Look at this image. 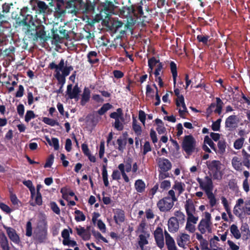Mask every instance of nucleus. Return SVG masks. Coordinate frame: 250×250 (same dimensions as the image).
Here are the masks:
<instances>
[{
	"label": "nucleus",
	"instance_id": "obj_1",
	"mask_svg": "<svg viewBox=\"0 0 250 250\" xmlns=\"http://www.w3.org/2000/svg\"><path fill=\"white\" fill-rule=\"evenodd\" d=\"M30 13L29 8L23 7L19 13L16 11L12 12L11 18L15 20L17 26L26 27V34L33 41L37 42L40 40L43 42H46L49 37L45 31L44 26L40 22L35 24Z\"/></svg>",
	"mask_w": 250,
	"mask_h": 250
},
{
	"label": "nucleus",
	"instance_id": "obj_2",
	"mask_svg": "<svg viewBox=\"0 0 250 250\" xmlns=\"http://www.w3.org/2000/svg\"><path fill=\"white\" fill-rule=\"evenodd\" d=\"M196 180L200 188L205 191L209 199L210 207H213L216 204V199L212 192L214 186L211 176L207 175L203 179L198 177Z\"/></svg>",
	"mask_w": 250,
	"mask_h": 250
},
{
	"label": "nucleus",
	"instance_id": "obj_3",
	"mask_svg": "<svg viewBox=\"0 0 250 250\" xmlns=\"http://www.w3.org/2000/svg\"><path fill=\"white\" fill-rule=\"evenodd\" d=\"M117 7L112 1L105 0L101 2L99 7L100 19L103 21L109 20L111 16L115 14L114 10Z\"/></svg>",
	"mask_w": 250,
	"mask_h": 250
},
{
	"label": "nucleus",
	"instance_id": "obj_4",
	"mask_svg": "<svg viewBox=\"0 0 250 250\" xmlns=\"http://www.w3.org/2000/svg\"><path fill=\"white\" fill-rule=\"evenodd\" d=\"M206 165L208 169L209 176L214 180H220L222 178L223 173L221 170L222 164L220 161H208Z\"/></svg>",
	"mask_w": 250,
	"mask_h": 250
},
{
	"label": "nucleus",
	"instance_id": "obj_5",
	"mask_svg": "<svg viewBox=\"0 0 250 250\" xmlns=\"http://www.w3.org/2000/svg\"><path fill=\"white\" fill-rule=\"evenodd\" d=\"M33 237L38 244L46 242L47 239V225L45 220H42L38 225Z\"/></svg>",
	"mask_w": 250,
	"mask_h": 250
},
{
	"label": "nucleus",
	"instance_id": "obj_6",
	"mask_svg": "<svg viewBox=\"0 0 250 250\" xmlns=\"http://www.w3.org/2000/svg\"><path fill=\"white\" fill-rule=\"evenodd\" d=\"M132 26V25L131 23L127 22L126 23H125L119 21L114 22L113 24L114 32L115 33L119 32L120 33V35L117 37V38H121L124 35H125L127 31L132 33L133 29Z\"/></svg>",
	"mask_w": 250,
	"mask_h": 250
},
{
	"label": "nucleus",
	"instance_id": "obj_7",
	"mask_svg": "<svg viewBox=\"0 0 250 250\" xmlns=\"http://www.w3.org/2000/svg\"><path fill=\"white\" fill-rule=\"evenodd\" d=\"M196 142L191 135H186L183 140L182 147L188 154H191L195 151Z\"/></svg>",
	"mask_w": 250,
	"mask_h": 250
},
{
	"label": "nucleus",
	"instance_id": "obj_8",
	"mask_svg": "<svg viewBox=\"0 0 250 250\" xmlns=\"http://www.w3.org/2000/svg\"><path fill=\"white\" fill-rule=\"evenodd\" d=\"M48 68L51 70L55 69L61 71L62 73L66 76H68L71 71L73 70V67L71 65H67V61L65 62V66H64V60L62 59L58 64H56L54 62H51L48 65Z\"/></svg>",
	"mask_w": 250,
	"mask_h": 250
},
{
	"label": "nucleus",
	"instance_id": "obj_9",
	"mask_svg": "<svg viewBox=\"0 0 250 250\" xmlns=\"http://www.w3.org/2000/svg\"><path fill=\"white\" fill-rule=\"evenodd\" d=\"M211 225V214L208 212H205V218L200 221L198 226V229L201 234L205 233L206 231L211 233L212 230Z\"/></svg>",
	"mask_w": 250,
	"mask_h": 250
},
{
	"label": "nucleus",
	"instance_id": "obj_10",
	"mask_svg": "<svg viewBox=\"0 0 250 250\" xmlns=\"http://www.w3.org/2000/svg\"><path fill=\"white\" fill-rule=\"evenodd\" d=\"M63 7H65L67 13L74 15L79 12L82 4L81 0H63Z\"/></svg>",
	"mask_w": 250,
	"mask_h": 250
},
{
	"label": "nucleus",
	"instance_id": "obj_11",
	"mask_svg": "<svg viewBox=\"0 0 250 250\" xmlns=\"http://www.w3.org/2000/svg\"><path fill=\"white\" fill-rule=\"evenodd\" d=\"M174 202L169 196H167L160 199L157 203V206L161 212H168L173 208Z\"/></svg>",
	"mask_w": 250,
	"mask_h": 250
},
{
	"label": "nucleus",
	"instance_id": "obj_12",
	"mask_svg": "<svg viewBox=\"0 0 250 250\" xmlns=\"http://www.w3.org/2000/svg\"><path fill=\"white\" fill-rule=\"evenodd\" d=\"M239 121V118L236 115H230L226 119L225 128L229 131H233L238 127Z\"/></svg>",
	"mask_w": 250,
	"mask_h": 250
},
{
	"label": "nucleus",
	"instance_id": "obj_13",
	"mask_svg": "<svg viewBox=\"0 0 250 250\" xmlns=\"http://www.w3.org/2000/svg\"><path fill=\"white\" fill-rule=\"evenodd\" d=\"M36 5H35L32 8L35 11L36 13L44 15L49 11V8L44 1L38 0H36Z\"/></svg>",
	"mask_w": 250,
	"mask_h": 250
},
{
	"label": "nucleus",
	"instance_id": "obj_14",
	"mask_svg": "<svg viewBox=\"0 0 250 250\" xmlns=\"http://www.w3.org/2000/svg\"><path fill=\"white\" fill-rule=\"evenodd\" d=\"M154 237L157 246L161 249L165 246L163 229L161 227H157L154 232Z\"/></svg>",
	"mask_w": 250,
	"mask_h": 250
},
{
	"label": "nucleus",
	"instance_id": "obj_15",
	"mask_svg": "<svg viewBox=\"0 0 250 250\" xmlns=\"http://www.w3.org/2000/svg\"><path fill=\"white\" fill-rule=\"evenodd\" d=\"M3 228L6 230L9 239L12 242L16 244H19L21 242L20 237L15 229L5 225L3 226Z\"/></svg>",
	"mask_w": 250,
	"mask_h": 250
},
{
	"label": "nucleus",
	"instance_id": "obj_16",
	"mask_svg": "<svg viewBox=\"0 0 250 250\" xmlns=\"http://www.w3.org/2000/svg\"><path fill=\"white\" fill-rule=\"evenodd\" d=\"M81 4L79 12L89 13L94 11L95 8L94 1L91 2L90 0H86L85 2H83V0H81Z\"/></svg>",
	"mask_w": 250,
	"mask_h": 250
},
{
	"label": "nucleus",
	"instance_id": "obj_17",
	"mask_svg": "<svg viewBox=\"0 0 250 250\" xmlns=\"http://www.w3.org/2000/svg\"><path fill=\"white\" fill-rule=\"evenodd\" d=\"M176 105L177 107H180L181 105L183 109L182 110L180 108L179 109V116L182 118L186 119V117L185 114L186 113H188V111L185 103V100L183 95H181L180 97V100H176Z\"/></svg>",
	"mask_w": 250,
	"mask_h": 250
},
{
	"label": "nucleus",
	"instance_id": "obj_18",
	"mask_svg": "<svg viewBox=\"0 0 250 250\" xmlns=\"http://www.w3.org/2000/svg\"><path fill=\"white\" fill-rule=\"evenodd\" d=\"M158 166L161 170L164 172H167L171 169L172 165L169 160L163 158L159 159Z\"/></svg>",
	"mask_w": 250,
	"mask_h": 250
},
{
	"label": "nucleus",
	"instance_id": "obj_19",
	"mask_svg": "<svg viewBox=\"0 0 250 250\" xmlns=\"http://www.w3.org/2000/svg\"><path fill=\"white\" fill-rule=\"evenodd\" d=\"M120 15L123 17H128L132 15H135V8L133 5L130 6H123L120 9Z\"/></svg>",
	"mask_w": 250,
	"mask_h": 250
},
{
	"label": "nucleus",
	"instance_id": "obj_20",
	"mask_svg": "<svg viewBox=\"0 0 250 250\" xmlns=\"http://www.w3.org/2000/svg\"><path fill=\"white\" fill-rule=\"evenodd\" d=\"M164 233L165 235L166 244L168 250H177L174 239L167 230H165Z\"/></svg>",
	"mask_w": 250,
	"mask_h": 250
},
{
	"label": "nucleus",
	"instance_id": "obj_21",
	"mask_svg": "<svg viewBox=\"0 0 250 250\" xmlns=\"http://www.w3.org/2000/svg\"><path fill=\"white\" fill-rule=\"evenodd\" d=\"M114 215L113 219L116 224H119L120 223H123L125 220V211L120 208H117L113 210Z\"/></svg>",
	"mask_w": 250,
	"mask_h": 250
},
{
	"label": "nucleus",
	"instance_id": "obj_22",
	"mask_svg": "<svg viewBox=\"0 0 250 250\" xmlns=\"http://www.w3.org/2000/svg\"><path fill=\"white\" fill-rule=\"evenodd\" d=\"M167 225L168 231L171 233L176 232L179 229L180 224L175 217H171L169 219Z\"/></svg>",
	"mask_w": 250,
	"mask_h": 250
},
{
	"label": "nucleus",
	"instance_id": "obj_23",
	"mask_svg": "<svg viewBox=\"0 0 250 250\" xmlns=\"http://www.w3.org/2000/svg\"><path fill=\"white\" fill-rule=\"evenodd\" d=\"M63 0H59L55 7V13L59 17L64 16L67 13L65 7H63Z\"/></svg>",
	"mask_w": 250,
	"mask_h": 250
},
{
	"label": "nucleus",
	"instance_id": "obj_24",
	"mask_svg": "<svg viewBox=\"0 0 250 250\" xmlns=\"http://www.w3.org/2000/svg\"><path fill=\"white\" fill-rule=\"evenodd\" d=\"M90 89L88 87H85L82 95V98L80 102L82 105H85V104L89 102L90 98Z\"/></svg>",
	"mask_w": 250,
	"mask_h": 250
},
{
	"label": "nucleus",
	"instance_id": "obj_25",
	"mask_svg": "<svg viewBox=\"0 0 250 250\" xmlns=\"http://www.w3.org/2000/svg\"><path fill=\"white\" fill-rule=\"evenodd\" d=\"M190 236L187 233H182L177 239L178 245L181 248H184L185 245L189 241Z\"/></svg>",
	"mask_w": 250,
	"mask_h": 250
},
{
	"label": "nucleus",
	"instance_id": "obj_26",
	"mask_svg": "<svg viewBox=\"0 0 250 250\" xmlns=\"http://www.w3.org/2000/svg\"><path fill=\"white\" fill-rule=\"evenodd\" d=\"M187 215L192 213L194 214L195 211V208L192 200L191 199H188L186 200L185 205Z\"/></svg>",
	"mask_w": 250,
	"mask_h": 250
},
{
	"label": "nucleus",
	"instance_id": "obj_27",
	"mask_svg": "<svg viewBox=\"0 0 250 250\" xmlns=\"http://www.w3.org/2000/svg\"><path fill=\"white\" fill-rule=\"evenodd\" d=\"M81 92V90L80 88L78 86V84H76L73 87L72 91L67 95L69 99H74L76 100V101H78L79 99V95Z\"/></svg>",
	"mask_w": 250,
	"mask_h": 250
},
{
	"label": "nucleus",
	"instance_id": "obj_28",
	"mask_svg": "<svg viewBox=\"0 0 250 250\" xmlns=\"http://www.w3.org/2000/svg\"><path fill=\"white\" fill-rule=\"evenodd\" d=\"M13 4L12 3H4L2 5V12L1 13V16H0L2 18V23L5 21L4 20L5 17V15L9 13L11 7L13 6Z\"/></svg>",
	"mask_w": 250,
	"mask_h": 250
},
{
	"label": "nucleus",
	"instance_id": "obj_29",
	"mask_svg": "<svg viewBox=\"0 0 250 250\" xmlns=\"http://www.w3.org/2000/svg\"><path fill=\"white\" fill-rule=\"evenodd\" d=\"M160 62H161L160 60H157L155 57H152L148 59V66L149 70L150 77L151 76L154 66H156L157 64H159Z\"/></svg>",
	"mask_w": 250,
	"mask_h": 250
},
{
	"label": "nucleus",
	"instance_id": "obj_30",
	"mask_svg": "<svg viewBox=\"0 0 250 250\" xmlns=\"http://www.w3.org/2000/svg\"><path fill=\"white\" fill-rule=\"evenodd\" d=\"M134 187L139 193H143L146 189V184L142 179L137 180L135 182Z\"/></svg>",
	"mask_w": 250,
	"mask_h": 250
},
{
	"label": "nucleus",
	"instance_id": "obj_31",
	"mask_svg": "<svg viewBox=\"0 0 250 250\" xmlns=\"http://www.w3.org/2000/svg\"><path fill=\"white\" fill-rule=\"evenodd\" d=\"M116 112H113L110 114L109 117L115 120L120 119L122 122L124 121L123 110L121 108L117 109Z\"/></svg>",
	"mask_w": 250,
	"mask_h": 250
},
{
	"label": "nucleus",
	"instance_id": "obj_32",
	"mask_svg": "<svg viewBox=\"0 0 250 250\" xmlns=\"http://www.w3.org/2000/svg\"><path fill=\"white\" fill-rule=\"evenodd\" d=\"M132 129L134 131L136 135L138 136L141 135L142 132V127L141 125L138 124L136 117H132Z\"/></svg>",
	"mask_w": 250,
	"mask_h": 250
},
{
	"label": "nucleus",
	"instance_id": "obj_33",
	"mask_svg": "<svg viewBox=\"0 0 250 250\" xmlns=\"http://www.w3.org/2000/svg\"><path fill=\"white\" fill-rule=\"evenodd\" d=\"M98 55L96 51H90L87 54V59L89 62L91 64H95L99 62V59L96 58Z\"/></svg>",
	"mask_w": 250,
	"mask_h": 250
},
{
	"label": "nucleus",
	"instance_id": "obj_34",
	"mask_svg": "<svg viewBox=\"0 0 250 250\" xmlns=\"http://www.w3.org/2000/svg\"><path fill=\"white\" fill-rule=\"evenodd\" d=\"M231 164L234 169L236 170L240 171L242 170V163L238 157L234 156L232 158Z\"/></svg>",
	"mask_w": 250,
	"mask_h": 250
},
{
	"label": "nucleus",
	"instance_id": "obj_35",
	"mask_svg": "<svg viewBox=\"0 0 250 250\" xmlns=\"http://www.w3.org/2000/svg\"><path fill=\"white\" fill-rule=\"evenodd\" d=\"M174 215L180 225H183L186 221V216L184 213L180 210H177L174 212Z\"/></svg>",
	"mask_w": 250,
	"mask_h": 250
},
{
	"label": "nucleus",
	"instance_id": "obj_36",
	"mask_svg": "<svg viewBox=\"0 0 250 250\" xmlns=\"http://www.w3.org/2000/svg\"><path fill=\"white\" fill-rule=\"evenodd\" d=\"M155 123L157 125L156 130L159 134H164L166 131V128L164 126L163 121L160 119H156L155 120Z\"/></svg>",
	"mask_w": 250,
	"mask_h": 250
},
{
	"label": "nucleus",
	"instance_id": "obj_37",
	"mask_svg": "<svg viewBox=\"0 0 250 250\" xmlns=\"http://www.w3.org/2000/svg\"><path fill=\"white\" fill-rule=\"evenodd\" d=\"M170 71L172 73L173 83L174 85L176 83V79L177 77V65L173 61L170 62Z\"/></svg>",
	"mask_w": 250,
	"mask_h": 250
},
{
	"label": "nucleus",
	"instance_id": "obj_38",
	"mask_svg": "<svg viewBox=\"0 0 250 250\" xmlns=\"http://www.w3.org/2000/svg\"><path fill=\"white\" fill-rule=\"evenodd\" d=\"M55 72L56 74L55 75V77L58 80L59 83L60 84H61V88H62L63 85L65 83V77H66L67 76L64 75L62 73L61 74L60 73V71H59L58 70H55Z\"/></svg>",
	"mask_w": 250,
	"mask_h": 250
},
{
	"label": "nucleus",
	"instance_id": "obj_39",
	"mask_svg": "<svg viewBox=\"0 0 250 250\" xmlns=\"http://www.w3.org/2000/svg\"><path fill=\"white\" fill-rule=\"evenodd\" d=\"M185 184L181 182L175 181L172 188L178 191L179 195L181 194L185 190Z\"/></svg>",
	"mask_w": 250,
	"mask_h": 250
},
{
	"label": "nucleus",
	"instance_id": "obj_40",
	"mask_svg": "<svg viewBox=\"0 0 250 250\" xmlns=\"http://www.w3.org/2000/svg\"><path fill=\"white\" fill-rule=\"evenodd\" d=\"M23 184L27 187L31 193V197L33 199L35 195V188L33 186L32 182L30 180H27L23 181Z\"/></svg>",
	"mask_w": 250,
	"mask_h": 250
},
{
	"label": "nucleus",
	"instance_id": "obj_41",
	"mask_svg": "<svg viewBox=\"0 0 250 250\" xmlns=\"http://www.w3.org/2000/svg\"><path fill=\"white\" fill-rule=\"evenodd\" d=\"M230 231L233 236L237 239L240 238L241 233L238 229L237 226L235 224H232L230 227Z\"/></svg>",
	"mask_w": 250,
	"mask_h": 250
},
{
	"label": "nucleus",
	"instance_id": "obj_42",
	"mask_svg": "<svg viewBox=\"0 0 250 250\" xmlns=\"http://www.w3.org/2000/svg\"><path fill=\"white\" fill-rule=\"evenodd\" d=\"M217 146L218 147V153L223 154L226 151V142L224 139L220 140L218 142Z\"/></svg>",
	"mask_w": 250,
	"mask_h": 250
},
{
	"label": "nucleus",
	"instance_id": "obj_43",
	"mask_svg": "<svg viewBox=\"0 0 250 250\" xmlns=\"http://www.w3.org/2000/svg\"><path fill=\"white\" fill-rule=\"evenodd\" d=\"M216 108L214 110V112L215 113H217L218 115H220L222 113V110L223 108V106L224 105V103L221 99L219 97L216 98Z\"/></svg>",
	"mask_w": 250,
	"mask_h": 250
},
{
	"label": "nucleus",
	"instance_id": "obj_44",
	"mask_svg": "<svg viewBox=\"0 0 250 250\" xmlns=\"http://www.w3.org/2000/svg\"><path fill=\"white\" fill-rule=\"evenodd\" d=\"M102 176L104 186L107 187L109 186L108 180V174L106 169V165H104L102 167Z\"/></svg>",
	"mask_w": 250,
	"mask_h": 250
},
{
	"label": "nucleus",
	"instance_id": "obj_45",
	"mask_svg": "<svg viewBox=\"0 0 250 250\" xmlns=\"http://www.w3.org/2000/svg\"><path fill=\"white\" fill-rule=\"evenodd\" d=\"M112 105L109 103H106L103 105V106L97 111V113L100 115H104L108 110L112 108Z\"/></svg>",
	"mask_w": 250,
	"mask_h": 250
},
{
	"label": "nucleus",
	"instance_id": "obj_46",
	"mask_svg": "<svg viewBox=\"0 0 250 250\" xmlns=\"http://www.w3.org/2000/svg\"><path fill=\"white\" fill-rule=\"evenodd\" d=\"M197 40L199 42H202L203 44L207 45L208 42L210 41L211 39L209 36L201 34L197 35Z\"/></svg>",
	"mask_w": 250,
	"mask_h": 250
},
{
	"label": "nucleus",
	"instance_id": "obj_47",
	"mask_svg": "<svg viewBox=\"0 0 250 250\" xmlns=\"http://www.w3.org/2000/svg\"><path fill=\"white\" fill-rule=\"evenodd\" d=\"M117 143L118 145L117 149L120 151L123 152L125 148V146L126 145V140H124L120 137L117 139Z\"/></svg>",
	"mask_w": 250,
	"mask_h": 250
},
{
	"label": "nucleus",
	"instance_id": "obj_48",
	"mask_svg": "<svg viewBox=\"0 0 250 250\" xmlns=\"http://www.w3.org/2000/svg\"><path fill=\"white\" fill-rule=\"evenodd\" d=\"M74 213L76 214L75 219L77 222L84 221L85 220V216L82 211L76 209Z\"/></svg>",
	"mask_w": 250,
	"mask_h": 250
},
{
	"label": "nucleus",
	"instance_id": "obj_49",
	"mask_svg": "<svg viewBox=\"0 0 250 250\" xmlns=\"http://www.w3.org/2000/svg\"><path fill=\"white\" fill-rule=\"evenodd\" d=\"M171 183L169 180H164L160 183L159 190L160 192H162L164 190H167L170 188Z\"/></svg>",
	"mask_w": 250,
	"mask_h": 250
},
{
	"label": "nucleus",
	"instance_id": "obj_50",
	"mask_svg": "<svg viewBox=\"0 0 250 250\" xmlns=\"http://www.w3.org/2000/svg\"><path fill=\"white\" fill-rule=\"evenodd\" d=\"M139 240L138 241V244L141 249V250H144V246L148 243V241L147 240L145 235L143 234H140L139 236Z\"/></svg>",
	"mask_w": 250,
	"mask_h": 250
},
{
	"label": "nucleus",
	"instance_id": "obj_51",
	"mask_svg": "<svg viewBox=\"0 0 250 250\" xmlns=\"http://www.w3.org/2000/svg\"><path fill=\"white\" fill-rule=\"evenodd\" d=\"M59 33L61 34V37L60 38L59 36L57 34H54L53 37L56 40L60 39L61 38L63 39L66 38L67 39L69 37V35L68 34V32L65 29L63 28L60 29L59 30Z\"/></svg>",
	"mask_w": 250,
	"mask_h": 250
},
{
	"label": "nucleus",
	"instance_id": "obj_52",
	"mask_svg": "<svg viewBox=\"0 0 250 250\" xmlns=\"http://www.w3.org/2000/svg\"><path fill=\"white\" fill-rule=\"evenodd\" d=\"M204 143V144H208L215 152H217L215 144L212 141L211 139H210L208 136H206L205 137Z\"/></svg>",
	"mask_w": 250,
	"mask_h": 250
},
{
	"label": "nucleus",
	"instance_id": "obj_53",
	"mask_svg": "<svg viewBox=\"0 0 250 250\" xmlns=\"http://www.w3.org/2000/svg\"><path fill=\"white\" fill-rule=\"evenodd\" d=\"M118 167L119 169L120 170L121 174L122 175V177H123V179H124L126 183L129 182V178L125 172V165L123 163L120 164L118 166Z\"/></svg>",
	"mask_w": 250,
	"mask_h": 250
},
{
	"label": "nucleus",
	"instance_id": "obj_54",
	"mask_svg": "<svg viewBox=\"0 0 250 250\" xmlns=\"http://www.w3.org/2000/svg\"><path fill=\"white\" fill-rule=\"evenodd\" d=\"M245 141V138L243 137H241L236 139L233 144V146L236 149H241L244 144Z\"/></svg>",
	"mask_w": 250,
	"mask_h": 250
},
{
	"label": "nucleus",
	"instance_id": "obj_55",
	"mask_svg": "<svg viewBox=\"0 0 250 250\" xmlns=\"http://www.w3.org/2000/svg\"><path fill=\"white\" fill-rule=\"evenodd\" d=\"M42 196L41 193H37L36 196L35 197V203L30 202V205L32 206H35L36 205L41 206L42 205Z\"/></svg>",
	"mask_w": 250,
	"mask_h": 250
},
{
	"label": "nucleus",
	"instance_id": "obj_56",
	"mask_svg": "<svg viewBox=\"0 0 250 250\" xmlns=\"http://www.w3.org/2000/svg\"><path fill=\"white\" fill-rule=\"evenodd\" d=\"M152 150V148L149 141H146L144 143L143 147L142 154L143 155H146L148 152Z\"/></svg>",
	"mask_w": 250,
	"mask_h": 250
},
{
	"label": "nucleus",
	"instance_id": "obj_57",
	"mask_svg": "<svg viewBox=\"0 0 250 250\" xmlns=\"http://www.w3.org/2000/svg\"><path fill=\"white\" fill-rule=\"evenodd\" d=\"M156 68L154 72V74L155 78H157V77L160 76V72H161V74H163V71L162 69L163 68V64L162 62H160L159 64H158L156 66Z\"/></svg>",
	"mask_w": 250,
	"mask_h": 250
},
{
	"label": "nucleus",
	"instance_id": "obj_58",
	"mask_svg": "<svg viewBox=\"0 0 250 250\" xmlns=\"http://www.w3.org/2000/svg\"><path fill=\"white\" fill-rule=\"evenodd\" d=\"M42 121L46 124L51 125L52 126H54L55 125H58L59 123L56 120L50 119L47 117H43L42 119Z\"/></svg>",
	"mask_w": 250,
	"mask_h": 250
},
{
	"label": "nucleus",
	"instance_id": "obj_59",
	"mask_svg": "<svg viewBox=\"0 0 250 250\" xmlns=\"http://www.w3.org/2000/svg\"><path fill=\"white\" fill-rule=\"evenodd\" d=\"M10 192V201L12 202V204L14 205H18L19 203H20V201L18 199L16 195L13 193L12 190H9Z\"/></svg>",
	"mask_w": 250,
	"mask_h": 250
},
{
	"label": "nucleus",
	"instance_id": "obj_60",
	"mask_svg": "<svg viewBox=\"0 0 250 250\" xmlns=\"http://www.w3.org/2000/svg\"><path fill=\"white\" fill-rule=\"evenodd\" d=\"M92 233L96 239H100L105 243H108L107 239L104 238L98 231L93 229L92 230Z\"/></svg>",
	"mask_w": 250,
	"mask_h": 250
},
{
	"label": "nucleus",
	"instance_id": "obj_61",
	"mask_svg": "<svg viewBox=\"0 0 250 250\" xmlns=\"http://www.w3.org/2000/svg\"><path fill=\"white\" fill-rule=\"evenodd\" d=\"M25 235L27 237H31L32 235V226L31 220L26 223Z\"/></svg>",
	"mask_w": 250,
	"mask_h": 250
},
{
	"label": "nucleus",
	"instance_id": "obj_62",
	"mask_svg": "<svg viewBox=\"0 0 250 250\" xmlns=\"http://www.w3.org/2000/svg\"><path fill=\"white\" fill-rule=\"evenodd\" d=\"M36 115L32 110H27L25 116V121L29 122L31 119L35 118Z\"/></svg>",
	"mask_w": 250,
	"mask_h": 250
},
{
	"label": "nucleus",
	"instance_id": "obj_63",
	"mask_svg": "<svg viewBox=\"0 0 250 250\" xmlns=\"http://www.w3.org/2000/svg\"><path fill=\"white\" fill-rule=\"evenodd\" d=\"M222 121L221 118L218 119L215 122H213L211 128L213 131H219L220 128V124Z\"/></svg>",
	"mask_w": 250,
	"mask_h": 250
},
{
	"label": "nucleus",
	"instance_id": "obj_64",
	"mask_svg": "<svg viewBox=\"0 0 250 250\" xmlns=\"http://www.w3.org/2000/svg\"><path fill=\"white\" fill-rule=\"evenodd\" d=\"M54 159V155L50 154L47 159L46 163L44 164V167L45 168L50 167L53 163Z\"/></svg>",
	"mask_w": 250,
	"mask_h": 250
}]
</instances>
